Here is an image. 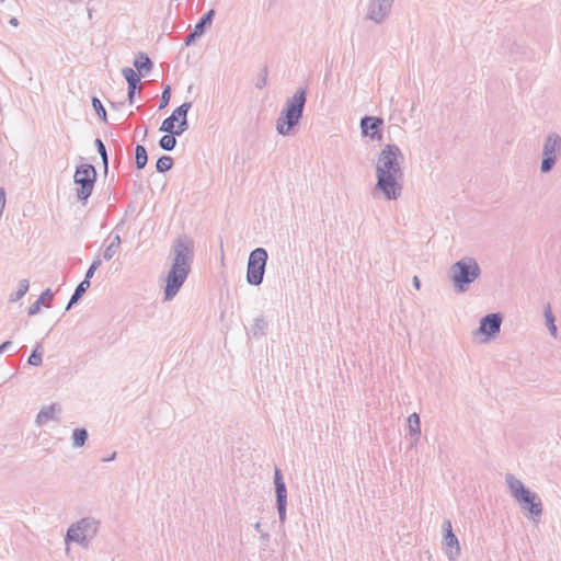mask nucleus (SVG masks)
Masks as SVG:
<instances>
[{"instance_id":"bb28decb","label":"nucleus","mask_w":561,"mask_h":561,"mask_svg":"<svg viewBox=\"0 0 561 561\" xmlns=\"http://www.w3.org/2000/svg\"><path fill=\"white\" fill-rule=\"evenodd\" d=\"M173 158L170 156H162L156 162V170L159 173L168 172L173 167Z\"/></svg>"},{"instance_id":"39448f33","label":"nucleus","mask_w":561,"mask_h":561,"mask_svg":"<svg viewBox=\"0 0 561 561\" xmlns=\"http://www.w3.org/2000/svg\"><path fill=\"white\" fill-rule=\"evenodd\" d=\"M96 175V169L90 163H81L76 168L73 182L79 186L77 188V198L82 205H85L92 195Z\"/></svg>"},{"instance_id":"58836bf2","label":"nucleus","mask_w":561,"mask_h":561,"mask_svg":"<svg viewBox=\"0 0 561 561\" xmlns=\"http://www.w3.org/2000/svg\"><path fill=\"white\" fill-rule=\"evenodd\" d=\"M202 35H196V31L193 30L188 35H186L184 39L185 46H191L197 38H199Z\"/></svg>"},{"instance_id":"2eb2a0df","label":"nucleus","mask_w":561,"mask_h":561,"mask_svg":"<svg viewBox=\"0 0 561 561\" xmlns=\"http://www.w3.org/2000/svg\"><path fill=\"white\" fill-rule=\"evenodd\" d=\"M60 411V407L57 403H51L41 409L36 416V424L44 425L50 420H56V413Z\"/></svg>"},{"instance_id":"603ef678","label":"nucleus","mask_w":561,"mask_h":561,"mask_svg":"<svg viewBox=\"0 0 561 561\" xmlns=\"http://www.w3.org/2000/svg\"><path fill=\"white\" fill-rule=\"evenodd\" d=\"M3 2H4V0H0V3H3Z\"/></svg>"},{"instance_id":"09e8293b","label":"nucleus","mask_w":561,"mask_h":561,"mask_svg":"<svg viewBox=\"0 0 561 561\" xmlns=\"http://www.w3.org/2000/svg\"><path fill=\"white\" fill-rule=\"evenodd\" d=\"M169 118L173 122V124L175 125V123L180 124V119L176 118V116L174 114L171 113V115L169 116Z\"/></svg>"},{"instance_id":"8fccbe9b","label":"nucleus","mask_w":561,"mask_h":561,"mask_svg":"<svg viewBox=\"0 0 561 561\" xmlns=\"http://www.w3.org/2000/svg\"><path fill=\"white\" fill-rule=\"evenodd\" d=\"M254 529H255L257 533H260V534H261V533H263V531L261 530V523H260V522H256V523L254 524Z\"/></svg>"},{"instance_id":"3c124183","label":"nucleus","mask_w":561,"mask_h":561,"mask_svg":"<svg viewBox=\"0 0 561 561\" xmlns=\"http://www.w3.org/2000/svg\"><path fill=\"white\" fill-rule=\"evenodd\" d=\"M147 136V128L144 129V137Z\"/></svg>"},{"instance_id":"a878e982","label":"nucleus","mask_w":561,"mask_h":561,"mask_svg":"<svg viewBox=\"0 0 561 561\" xmlns=\"http://www.w3.org/2000/svg\"><path fill=\"white\" fill-rule=\"evenodd\" d=\"M176 134H168L162 136L159 140V146L165 151H172L176 146Z\"/></svg>"},{"instance_id":"a18cd8bd","label":"nucleus","mask_w":561,"mask_h":561,"mask_svg":"<svg viewBox=\"0 0 561 561\" xmlns=\"http://www.w3.org/2000/svg\"><path fill=\"white\" fill-rule=\"evenodd\" d=\"M413 286L416 288V289H420V286H421V283H420V279L417 276H414L413 277Z\"/></svg>"},{"instance_id":"f8f14e48","label":"nucleus","mask_w":561,"mask_h":561,"mask_svg":"<svg viewBox=\"0 0 561 561\" xmlns=\"http://www.w3.org/2000/svg\"><path fill=\"white\" fill-rule=\"evenodd\" d=\"M502 321L503 317L500 312L489 313L481 318L476 333L484 335L485 340L493 339L500 333Z\"/></svg>"},{"instance_id":"aec40b11","label":"nucleus","mask_w":561,"mask_h":561,"mask_svg":"<svg viewBox=\"0 0 561 561\" xmlns=\"http://www.w3.org/2000/svg\"><path fill=\"white\" fill-rule=\"evenodd\" d=\"M90 285H91V283L88 279H83L82 282H80L77 285V287H76V289H75V291H73V294H72V296H71V298H70V300H69V302H68V305L66 307V310H69L73 305H76L80 300V298L89 289Z\"/></svg>"},{"instance_id":"c85d7f7f","label":"nucleus","mask_w":561,"mask_h":561,"mask_svg":"<svg viewBox=\"0 0 561 561\" xmlns=\"http://www.w3.org/2000/svg\"><path fill=\"white\" fill-rule=\"evenodd\" d=\"M43 362V347L41 343H37L33 352L27 358V364L31 366H41Z\"/></svg>"},{"instance_id":"37998d69","label":"nucleus","mask_w":561,"mask_h":561,"mask_svg":"<svg viewBox=\"0 0 561 561\" xmlns=\"http://www.w3.org/2000/svg\"><path fill=\"white\" fill-rule=\"evenodd\" d=\"M96 270H93L91 266L88 268V271L85 272V276H84V279H88L90 280L94 273H95Z\"/></svg>"},{"instance_id":"412c9836","label":"nucleus","mask_w":561,"mask_h":561,"mask_svg":"<svg viewBox=\"0 0 561 561\" xmlns=\"http://www.w3.org/2000/svg\"><path fill=\"white\" fill-rule=\"evenodd\" d=\"M111 243L105 248L103 252V259L105 261H110L117 253L119 245L122 243V239L119 234H111L110 236Z\"/></svg>"},{"instance_id":"f3484780","label":"nucleus","mask_w":561,"mask_h":561,"mask_svg":"<svg viewBox=\"0 0 561 561\" xmlns=\"http://www.w3.org/2000/svg\"><path fill=\"white\" fill-rule=\"evenodd\" d=\"M505 482L512 496L515 497V500L519 496V494L525 493V491L528 490V488H526L524 483L519 479L515 478L512 473H506Z\"/></svg>"},{"instance_id":"393cba45","label":"nucleus","mask_w":561,"mask_h":561,"mask_svg":"<svg viewBox=\"0 0 561 561\" xmlns=\"http://www.w3.org/2000/svg\"><path fill=\"white\" fill-rule=\"evenodd\" d=\"M89 434L85 428H76L72 432V445L76 448L84 446L88 440Z\"/></svg>"},{"instance_id":"4be33fe9","label":"nucleus","mask_w":561,"mask_h":561,"mask_svg":"<svg viewBox=\"0 0 561 561\" xmlns=\"http://www.w3.org/2000/svg\"><path fill=\"white\" fill-rule=\"evenodd\" d=\"M408 426L410 435L417 442L421 435V421L417 413L414 412L408 417Z\"/></svg>"},{"instance_id":"79ce46f5","label":"nucleus","mask_w":561,"mask_h":561,"mask_svg":"<svg viewBox=\"0 0 561 561\" xmlns=\"http://www.w3.org/2000/svg\"><path fill=\"white\" fill-rule=\"evenodd\" d=\"M101 263H102V260H101L99 256H96V257L93 260V262H92V264H91L90 266H91L93 270H98V268L100 267Z\"/></svg>"},{"instance_id":"423d86ee","label":"nucleus","mask_w":561,"mask_h":561,"mask_svg":"<svg viewBox=\"0 0 561 561\" xmlns=\"http://www.w3.org/2000/svg\"><path fill=\"white\" fill-rule=\"evenodd\" d=\"M100 522L93 517H83L70 525L66 534V542H76L87 547L89 539L93 538L99 530Z\"/></svg>"},{"instance_id":"dca6fc26","label":"nucleus","mask_w":561,"mask_h":561,"mask_svg":"<svg viewBox=\"0 0 561 561\" xmlns=\"http://www.w3.org/2000/svg\"><path fill=\"white\" fill-rule=\"evenodd\" d=\"M191 102H184L172 112V114H174L176 118L180 119L179 133H184L188 129L187 113L191 110Z\"/></svg>"},{"instance_id":"c9c22d12","label":"nucleus","mask_w":561,"mask_h":561,"mask_svg":"<svg viewBox=\"0 0 561 561\" xmlns=\"http://www.w3.org/2000/svg\"><path fill=\"white\" fill-rule=\"evenodd\" d=\"M267 84V68H263L259 75L255 87L257 89H263Z\"/></svg>"},{"instance_id":"f704fd0d","label":"nucleus","mask_w":561,"mask_h":561,"mask_svg":"<svg viewBox=\"0 0 561 561\" xmlns=\"http://www.w3.org/2000/svg\"><path fill=\"white\" fill-rule=\"evenodd\" d=\"M170 98H171V87L168 84L164 87L162 94H161V100H160V105H159L160 110L164 108L169 104Z\"/></svg>"},{"instance_id":"7c9ffc66","label":"nucleus","mask_w":561,"mask_h":561,"mask_svg":"<svg viewBox=\"0 0 561 561\" xmlns=\"http://www.w3.org/2000/svg\"><path fill=\"white\" fill-rule=\"evenodd\" d=\"M94 144H95L98 152L101 156L102 163H103V167H104V171L107 172V169H108V156H107L106 147H105L104 142L100 138H96Z\"/></svg>"},{"instance_id":"4c0bfd02","label":"nucleus","mask_w":561,"mask_h":561,"mask_svg":"<svg viewBox=\"0 0 561 561\" xmlns=\"http://www.w3.org/2000/svg\"><path fill=\"white\" fill-rule=\"evenodd\" d=\"M43 304L38 300L34 301L30 307H28V310H27V314L28 316H35L37 314L39 311H41V306Z\"/></svg>"},{"instance_id":"6ab92c4d","label":"nucleus","mask_w":561,"mask_h":561,"mask_svg":"<svg viewBox=\"0 0 561 561\" xmlns=\"http://www.w3.org/2000/svg\"><path fill=\"white\" fill-rule=\"evenodd\" d=\"M215 14V10L210 9L202 15V18L197 21V23L194 26L196 35H204L206 30L211 26Z\"/></svg>"},{"instance_id":"a19ab883","label":"nucleus","mask_w":561,"mask_h":561,"mask_svg":"<svg viewBox=\"0 0 561 561\" xmlns=\"http://www.w3.org/2000/svg\"><path fill=\"white\" fill-rule=\"evenodd\" d=\"M11 345H12L11 341H5L2 344H0V354L5 352Z\"/></svg>"},{"instance_id":"f03ea898","label":"nucleus","mask_w":561,"mask_h":561,"mask_svg":"<svg viewBox=\"0 0 561 561\" xmlns=\"http://www.w3.org/2000/svg\"><path fill=\"white\" fill-rule=\"evenodd\" d=\"M173 261L165 278L163 300L171 301L185 283L194 259V242L187 236L178 237L172 244Z\"/></svg>"},{"instance_id":"20e7f679","label":"nucleus","mask_w":561,"mask_h":561,"mask_svg":"<svg viewBox=\"0 0 561 561\" xmlns=\"http://www.w3.org/2000/svg\"><path fill=\"white\" fill-rule=\"evenodd\" d=\"M481 275V268L472 256H465L455 262L449 268V279L455 291L465 293L469 290Z\"/></svg>"},{"instance_id":"e433bc0d","label":"nucleus","mask_w":561,"mask_h":561,"mask_svg":"<svg viewBox=\"0 0 561 561\" xmlns=\"http://www.w3.org/2000/svg\"><path fill=\"white\" fill-rule=\"evenodd\" d=\"M53 299H54V293L49 288H47L46 290H44L42 293V295L39 296V298L37 300L46 306H49V304L51 302Z\"/></svg>"},{"instance_id":"c756f323","label":"nucleus","mask_w":561,"mask_h":561,"mask_svg":"<svg viewBox=\"0 0 561 561\" xmlns=\"http://www.w3.org/2000/svg\"><path fill=\"white\" fill-rule=\"evenodd\" d=\"M28 287H30V284H28L27 279L20 280L19 289L15 293H12L10 295L9 301L15 302V301L22 299L25 296V294L27 293Z\"/></svg>"},{"instance_id":"9d476101","label":"nucleus","mask_w":561,"mask_h":561,"mask_svg":"<svg viewBox=\"0 0 561 561\" xmlns=\"http://www.w3.org/2000/svg\"><path fill=\"white\" fill-rule=\"evenodd\" d=\"M394 0H370L366 19L381 24L389 16Z\"/></svg>"},{"instance_id":"49530a36","label":"nucleus","mask_w":561,"mask_h":561,"mask_svg":"<svg viewBox=\"0 0 561 561\" xmlns=\"http://www.w3.org/2000/svg\"><path fill=\"white\" fill-rule=\"evenodd\" d=\"M116 457V451H114L111 456H107V458H103L102 461L107 462L114 460Z\"/></svg>"},{"instance_id":"7ed1b4c3","label":"nucleus","mask_w":561,"mask_h":561,"mask_svg":"<svg viewBox=\"0 0 561 561\" xmlns=\"http://www.w3.org/2000/svg\"><path fill=\"white\" fill-rule=\"evenodd\" d=\"M307 102V88H298L285 102L276 119V130L282 136H289L299 125Z\"/></svg>"},{"instance_id":"de8ad7c7","label":"nucleus","mask_w":561,"mask_h":561,"mask_svg":"<svg viewBox=\"0 0 561 561\" xmlns=\"http://www.w3.org/2000/svg\"><path fill=\"white\" fill-rule=\"evenodd\" d=\"M9 23L12 25V26H18L19 25V20L16 18H11Z\"/></svg>"},{"instance_id":"6e6552de","label":"nucleus","mask_w":561,"mask_h":561,"mask_svg":"<svg viewBox=\"0 0 561 561\" xmlns=\"http://www.w3.org/2000/svg\"><path fill=\"white\" fill-rule=\"evenodd\" d=\"M561 153V136L554 131L549 133L545 139L542 147V158L540 163V171L549 173L558 160V154Z\"/></svg>"},{"instance_id":"4468645a","label":"nucleus","mask_w":561,"mask_h":561,"mask_svg":"<svg viewBox=\"0 0 561 561\" xmlns=\"http://www.w3.org/2000/svg\"><path fill=\"white\" fill-rule=\"evenodd\" d=\"M382 123H383V121L379 117L364 116L360 119L362 134L364 136H370V138H373V139L376 136L380 137L379 129H380Z\"/></svg>"},{"instance_id":"9b49d317","label":"nucleus","mask_w":561,"mask_h":561,"mask_svg":"<svg viewBox=\"0 0 561 561\" xmlns=\"http://www.w3.org/2000/svg\"><path fill=\"white\" fill-rule=\"evenodd\" d=\"M442 528L444 531L443 547L445 549V553L450 561H454L460 556L458 538L453 533V526L449 519L444 520Z\"/></svg>"},{"instance_id":"a211bd4d","label":"nucleus","mask_w":561,"mask_h":561,"mask_svg":"<svg viewBox=\"0 0 561 561\" xmlns=\"http://www.w3.org/2000/svg\"><path fill=\"white\" fill-rule=\"evenodd\" d=\"M134 67L140 76L145 77L152 69L153 62L146 54L139 53L134 60Z\"/></svg>"},{"instance_id":"72a5a7b5","label":"nucleus","mask_w":561,"mask_h":561,"mask_svg":"<svg viewBox=\"0 0 561 561\" xmlns=\"http://www.w3.org/2000/svg\"><path fill=\"white\" fill-rule=\"evenodd\" d=\"M159 130L162 133H168V134H176L178 136H181L183 134V133H179V124L175 126L169 117H167L162 122Z\"/></svg>"},{"instance_id":"2f4dec72","label":"nucleus","mask_w":561,"mask_h":561,"mask_svg":"<svg viewBox=\"0 0 561 561\" xmlns=\"http://www.w3.org/2000/svg\"><path fill=\"white\" fill-rule=\"evenodd\" d=\"M545 319H546V324L548 327L549 332L551 333V335L556 336L557 327L554 324V316L551 311L550 305H548L547 308L545 309Z\"/></svg>"},{"instance_id":"b1692460","label":"nucleus","mask_w":561,"mask_h":561,"mask_svg":"<svg viewBox=\"0 0 561 561\" xmlns=\"http://www.w3.org/2000/svg\"><path fill=\"white\" fill-rule=\"evenodd\" d=\"M122 75L127 81L128 88L137 89L140 81V75L137 73L133 68L125 67L122 69Z\"/></svg>"},{"instance_id":"1a4fd4ad","label":"nucleus","mask_w":561,"mask_h":561,"mask_svg":"<svg viewBox=\"0 0 561 561\" xmlns=\"http://www.w3.org/2000/svg\"><path fill=\"white\" fill-rule=\"evenodd\" d=\"M274 484L276 493V508L278 512L279 522L282 524L286 520L287 507V488L282 476L280 469L276 468L274 472Z\"/></svg>"},{"instance_id":"cd10ccee","label":"nucleus","mask_w":561,"mask_h":561,"mask_svg":"<svg viewBox=\"0 0 561 561\" xmlns=\"http://www.w3.org/2000/svg\"><path fill=\"white\" fill-rule=\"evenodd\" d=\"M267 329V322L264 317H257L254 319L253 324L251 325L250 332L253 336H257L263 334Z\"/></svg>"},{"instance_id":"5701e85b","label":"nucleus","mask_w":561,"mask_h":561,"mask_svg":"<svg viewBox=\"0 0 561 561\" xmlns=\"http://www.w3.org/2000/svg\"><path fill=\"white\" fill-rule=\"evenodd\" d=\"M148 162V153L142 145L135 147V167L137 170H142Z\"/></svg>"},{"instance_id":"ddd939ff","label":"nucleus","mask_w":561,"mask_h":561,"mask_svg":"<svg viewBox=\"0 0 561 561\" xmlns=\"http://www.w3.org/2000/svg\"><path fill=\"white\" fill-rule=\"evenodd\" d=\"M516 501L531 515L540 516L542 514L541 500L535 492H531L529 489L525 491V493L519 494Z\"/></svg>"},{"instance_id":"f257e3e1","label":"nucleus","mask_w":561,"mask_h":561,"mask_svg":"<svg viewBox=\"0 0 561 561\" xmlns=\"http://www.w3.org/2000/svg\"><path fill=\"white\" fill-rule=\"evenodd\" d=\"M403 159L397 145H386L376 163V184L373 194L380 192L385 199L396 201L402 194L403 170L399 160Z\"/></svg>"},{"instance_id":"0eeeda50","label":"nucleus","mask_w":561,"mask_h":561,"mask_svg":"<svg viewBox=\"0 0 561 561\" xmlns=\"http://www.w3.org/2000/svg\"><path fill=\"white\" fill-rule=\"evenodd\" d=\"M268 254L264 248H256L250 252L247 265V282L252 286L262 284Z\"/></svg>"},{"instance_id":"473e14b6","label":"nucleus","mask_w":561,"mask_h":561,"mask_svg":"<svg viewBox=\"0 0 561 561\" xmlns=\"http://www.w3.org/2000/svg\"><path fill=\"white\" fill-rule=\"evenodd\" d=\"M92 106L96 113V115L99 116V118L103 122H106L107 121V114H106V111L102 104V102L100 101L99 98L96 96H92Z\"/></svg>"},{"instance_id":"c03bdc74","label":"nucleus","mask_w":561,"mask_h":561,"mask_svg":"<svg viewBox=\"0 0 561 561\" xmlns=\"http://www.w3.org/2000/svg\"><path fill=\"white\" fill-rule=\"evenodd\" d=\"M270 534L261 533L260 539L262 540L263 543H267L270 541Z\"/></svg>"},{"instance_id":"ea45409f","label":"nucleus","mask_w":561,"mask_h":561,"mask_svg":"<svg viewBox=\"0 0 561 561\" xmlns=\"http://www.w3.org/2000/svg\"><path fill=\"white\" fill-rule=\"evenodd\" d=\"M135 93H136V89L128 88L127 98H128L129 104L134 103Z\"/></svg>"}]
</instances>
